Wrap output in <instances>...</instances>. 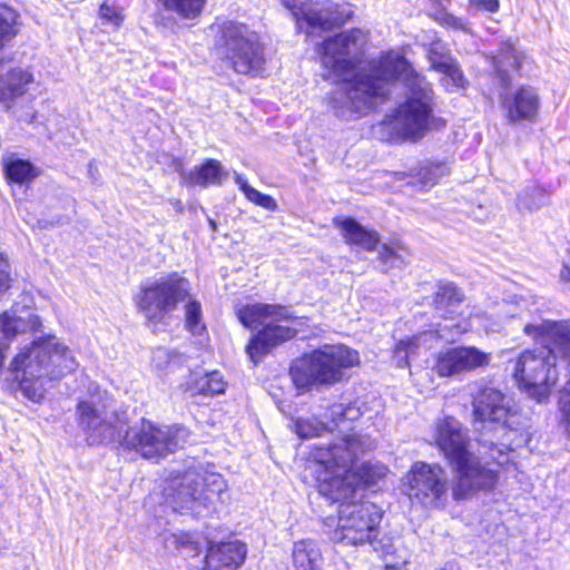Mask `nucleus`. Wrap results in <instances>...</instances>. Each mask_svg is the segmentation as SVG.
Wrapping results in <instances>:
<instances>
[{
  "label": "nucleus",
  "instance_id": "f257e3e1",
  "mask_svg": "<svg viewBox=\"0 0 570 570\" xmlns=\"http://www.w3.org/2000/svg\"><path fill=\"white\" fill-rule=\"evenodd\" d=\"M367 35L352 29L323 40L316 46L324 78L341 86L330 97L337 117L350 120L366 114L390 94L397 80L406 90V100L399 106L384 128L391 141H416L428 130L432 114L433 91L426 79L399 52L390 51L371 60L357 71Z\"/></svg>",
  "mask_w": 570,
  "mask_h": 570
},
{
  "label": "nucleus",
  "instance_id": "f03ea898",
  "mask_svg": "<svg viewBox=\"0 0 570 570\" xmlns=\"http://www.w3.org/2000/svg\"><path fill=\"white\" fill-rule=\"evenodd\" d=\"M371 446L368 438L350 434L333 443L314 444L311 455L316 464L320 494L331 502L341 503L331 540L345 546L368 543L379 551L383 548L382 539H377L382 513L373 503L354 501L365 487L385 474L384 466L362 463L358 468L361 456Z\"/></svg>",
  "mask_w": 570,
  "mask_h": 570
},
{
  "label": "nucleus",
  "instance_id": "7ed1b4c3",
  "mask_svg": "<svg viewBox=\"0 0 570 570\" xmlns=\"http://www.w3.org/2000/svg\"><path fill=\"white\" fill-rule=\"evenodd\" d=\"M523 332L546 345L522 351L509 361V366L519 389L542 402L549 397L558 381V360L570 365V323L533 320L524 324Z\"/></svg>",
  "mask_w": 570,
  "mask_h": 570
},
{
  "label": "nucleus",
  "instance_id": "20e7f679",
  "mask_svg": "<svg viewBox=\"0 0 570 570\" xmlns=\"http://www.w3.org/2000/svg\"><path fill=\"white\" fill-rule=\"evenodd\" d=\"M77 410L79 424L90 444H118L145 459L165 458L183 448L189 439V431L184 426H158L146 420L122 431V426L112 422L114 416L88 401L80 402Z\"/></svg>",
  "mask_w": 570,
  "mask_h": 570
},
{
  "label": "nucleus",
  "instance_id": "39448f33",
  "mask_svg": "<svg viewBox=\"0 0 570 570\" xmlns=\"http://www.w3.org/2000/svg\"><path fill=\"white\" fill-rule=\"evenodd\" d=\"M77 366L72 352L50 335L22 348L10 362L8 371L19 382L23 395L38 402L45 395L48 381L73 372Z\"/></svg>",
  "mask_w": 570,
  "mask_h": 570
},
{
  "label": "nucleus",
  "instance_id": "423d86ee",
  "mask_svg": "<svg viewBox=\"0 0 570 570\" xmlns=\"http://www.w3.org/2000/svg\"><path fill=\"white\" fill-rule=\"evenodd\" d=\"M435 442L450 462L454 473L452 497L463 500L479 490H490L497 482L495 472L480 462L468 450V439L461 424L453 417H446L436 428Z\"/></svg>",
  "mask_w": 570,
  "mask_h": 570
},
{
  "label": "nucleus",
  "instance_id": "0eeeda50",
  "mask_svg": "<svg viewBox=\"0 0 570 570\" xmlns=\"http://www.w3.org/2000/svg\"><path fill=\"white\" fill-rule=\"evenodd\" d=\"M227 483L222 474L195 466L171 479L165 488L166 503L174 511L202 515L214 511L224 501Z\"/></svg>",
  "mask_w": 570,
  "mask_h": 570
},
{
  "label": "nucleus",
  "instance_id": "6e6552de",
  "mask_svg": "<svg viewBox=\"0 0 570 570\" xmlns=\"http://www.w3.org/2000/svg\"><path fill=\"white\" fill-rule=\"evenodd\" d=\"M358 362V353L345 345H324L295 360L289 374L296 389L304 392L342 381L345 371Z\"/></svg>",
  "mask_w": 570,
  "mask_h": 570
},
{
  "label": "nucleus",
  "instance_id": "1a4fd4ad",
  "mask_svg": "<svg viewBox=\"0 0 570 570\" xmlns=\"http://www.w3.org/2000/svg\"><path fill=\"white\" fill-rule=\"evenodd\" d=\"M214 32V49L240 75L256 77L264 63V48L256 31L238 21H224L209 27Z\"/></svg>",
  "mask_w": 570,
  "mask_h": 570
},
{
  "label": "nucleus",
  "instance_id": "9d476101",
  "mask_svg": "<svg viewBox=\"0 0 570 570\" xmlns=\"http://www.w3.org/2000/svg\"><path fill=\"white\" fill-rule=\"evenodd\" d=\"M493 69L503 87L499 95L500 106L509 124L534 122L540 109V98L531 86L509 88L511 83L510 71L519 67V57L515 49L509 42L500 46L499 53L491 58Z\"/></svg>",
  "mask_w": 570,
  "mask_h": 570
},
{
  "label": "nucleus",
  "instance_id": "9b49d317",
  "mask_svg": "<svg viewBox=\"0 0 570 570\" xmlns=\"http://www.w3.org/2000/svg\"><path fill=\"white\" fill-rule=\"evenodd\" d=\"M237 316L240 323L248 328L263 325V330L254 335L246 346V353L254 364H257L274 347L296 334V331L289 326L276 324L292 318L289 309L282 305L247 304L238 309Z\"/></svg>",
  "mask_w": 570,
  "mask_h": 570
},
{
  "label": "nucleus",
  "instance_id": "f8f14e48",
  "mask_svg": "<svg viewBox=\"0 0 570 570\" xmlns=\"http://www.w3.org/2000/svg\"><path fill=\"white\" fill-rule=\"evenodd\" d=\"M191 284L178 273L147 279L135 297L138 311L153 323H161L189 297Z\"/></svg>",
  "mask_w": 570,
  "mask_h": 570
},
{
  "label": "nucleus",
  "instance_id": "ddd939ff",
  "mask_svg": "<svg viewBox=\"0 0 570 570\" xmlns=\"http://www.w3.org/2000/svg\"><path fill=\"white\" fill-rule=\"evenodd\" d=\"M404 491L424 507H441L448 499V474L439 464L415 462L406 475Z\"/></svg>",
  "mask_w": 570,
  "mask_h": 570
},
{
  "label": "nucleus",
  "instance_id": "4468645a",
  "mask_svg": "<svg viewBox=\"0 0 570 570\" xmlns=\"http://www.w3.org/2000/svg\"><path fill=\"white\" fill-rule=\"evenodd\" d=\"M473 414L476 422L495 425V430L517 431L520 415L512 407V400L500 390L482 387L473 400Z\"/></svg>",
  "mask_w": 570,
  "mask_h": 570
},
{
  "label": "nucleus",
  "instance_id": "2eb2a0df",
  "mask_svg": "<svg viewBox=\"0 0 570 570\" xmlns=\"http://www.w3.org/2000/svg\"><path fill=\"white\" fill-rule=\"evenodd\" d=\"M465 332H468L465 323H446L439 328L423 331L409 340L400 341L394 348L393 361L397 367L410 366L412 362L436 346L440 341L453 342Z\"/></svg>",
  "mask_w": 570,
  "mask_h": 570
},
{
  "label": "nucleus",
  "instance_id": "dca6fc26",
  "mask_svg": "<svg viewBox=\"0 0 570 570\" xmlns=\"http://www.w3.org/2000/svg\"><path fill=\"white\" fill-rule=\"evenodd\" d=\"M296 20L297 28L312 38L321 32L330 31L342 26L348 18L350 12L340 10L338 6L325 9L309 7L308 0H282Z\"/></svg>",
  "mask_w": 570,
  "mask_h": 570
},
{
  "label": "nucleus",
  "instance_id": "f3484780",
  "mask_svg": "<svg viewBox=\"0 0 570 570\" xmlns=\"http://www.w3.org/2000/svg\"><path fill=\"white\" fill-rule=\"evenodd\" d=\"M490 354L474 346H460L440 352L436 356L434 371L440 376H454L488 365Z\"/></svg>",
  "mask_w": 570,
  "mask_h": 570
},
{
  "label": "nucleus",
  "instance_id": "a211bd4d",
  "mask_svg": "<svg viewBox=\"0 0 570 570\" xmlns=\"http://www.w3.org/2000/svg\"><path fill=\"white\" fill-rule=\"evenodd\" d=\"M246 554V544L238 540L210 544L203 570H235L245 561Z\"/></svg>",
  "mask_w": 570,
  "mask_h": 570
},
{
  "label": "nucleus",
  "instance_id": "6ab92c4d",
  "mask_svg": "<svg viewBox=\"0 0 570 570\" xmlns=\"http://www.w3.org/2000/svg\"><path fill=\"white\" fill-rule=\"evenodd\" d=\"M463 302L462 292L451 282L440 283L438 285V289L434 294L433 305L435 312L440 317L443 318L442 323L436 324L435 328H439L441 325L451 324V323H465L468 325V331L472 326L469 320L460 318L455 320V315H459V307Z\"/></svg>",
  "mask_w": 570,
  "mask_h": 570
},
{
  "label": "nucleus",
  "instance_id": "aec40b11",
  "mask_svg": "<svg viewBox=\"0 0 570 570\" xmlns=\"http://www.w3.org/2000/svg\"><path fill=\"white\" fill-rule=\"evenodd\" d=\"M24 315H18L14 309L6 311L0 314V332L7 340H12L18 335L33 333L41 326L40 317L29 311Z\"/></svg>",
  "mask_w": 570,
  "mask_h": 570
},
{
  "label": "nucleus",
  "instance_id": "412c9836",
  "mask_svg": "<svg viewBox=\"0 0 570 570\" xmlns=\"http://www.w3.org/2000/svg\"><path fill=\"white\" fill-rule=\"evenodd\" d=\"M334 225L341 229V234L347 244L360 246L365 250H374L380 242L379 234L375 230L366 229L351 217L335 218Z\"/></svg>",
  "mask_w": 570,
  "mask_h": 570
},
{
  "label": "nucleus",
  "instance_id": "4be33fe9",
  "mask_svg": "<svg viewBox=\"0 0 570 570\" xmlns=\"http://www.w3.org/2000/svg\"><path fill=\"white\" fill-rule=\"evenodd\" d=\"M33 82V75L28 69L12 68L0 73V101L24 95Z\"/></svg>",
  "mask_w": 570,
  "mask_h": 570
},
{
  "label": "nucleus",
  "instance_id": "5701e85b",
  "mask_svg": "<svg viewBox=\"0 0 570 570\" xmlns=\"http://www.w3.org/2000/svg\"><path fill=\"white\" fill-rule=\"evenodd\" d=\"M322 561V551L317 541L308 538L294 542L292 563L295 570H321Z\"/></svg>",
  "mask_w": 570,
  "mask_h": 570
},
{
  "label": "nucleus",
  "instance_id": "b1692460",
  "mask_svg": "<svg viewBox=\"0 0 570 570\" xmlns=\"http://www.w3.org/2000/svg\"><path fill=\"white\" fill-rule=\"evenodd\" d=\"M226 175L220 161L207 159L200 166H195L189 171H180L181 179L189 185L207 187L209 185H220Z\"/></svg>",
  "mask_w": 570,
  "mask_h": 570
},
{
  "label": "nucleus",
  "instance_id": "393cba45",
  "mask_svg": "<svg viewBox=\"0 0 570 570\" xmlns=\"http://www.w3.org/2000/svg\"><path fill=\"white\" fill-rule=\"evenodd\" d=\"M226 383L218 371L210 373L194 372L186 382V391L191 395H216L224 393Z\"/></svg>",
  "mask_w": 570,
  "mask_h": 570
},
{
  "label": "nucleus",
  "instance_id": "a878e982",
  "mask_svg": "<svg viewBox=\"0 0 570 570\" xmlns=\"http://www.w3.org/2000/svg\"><path fill=\"white\" fill-rule=\"evenodd\" d=\"M158 9L176 14L184 20L197 19L207 0H155Z\"/></svg>",
  "mask_w": 570,
  "mask_h": 570
},
{
  "label": "nucleus",
  "instance_id": "bb28decb",
  "mask_svg": "<svg viewBox=\"0 0 570 570\" xmlns=\"http://www.w3.org/2000/svg\"><path fill=\"white\" fill-rule=\"evenodd\" d=\"M550 200L549 193L541 186L531 184L525 186L518 195L517 206L520 212H537L547 206Z\"/></svg>",
  "mask_w": 570,
  "mask_h": 570
},
{
  "label": "nucleus",
  "instance_id": "cd10ccee",
  "mask_svg": "<svg viewBox=\"0 0 570 570\" xmlns=\"http://www.w3.org/2000/svg\"><path fill=\"white\" fill-rule=\"evenodd\" d=\"M184 315H185V326L188 332L193 335H202L205 330V322L203 316V308L199 301L191 296L189 292V297L185 301L184 305Z\"/></svg>",
  "mask_w": 570,
  "mask_h": 570
},
{
  "label": "nucleus",
  "instance_id": "c85d7f7f",
  "mask_svg": "<svg viewBox=\"0 0 570 570\" xmlns=\"http://www.w3.org/2000/svg\"><path fill=\"white\" fill-rule=\"evenodd\" d=\"M449 174V168L445 164H431L429 166L422 167L415 180H410L409 185L417 187L419 189H425L431 186H434L442 177Z\"/></svg>",
  "mask_w": 570,
  "mask_h": 570
},
{
  "label": "nucleus",
  "instance_id": "c756f323",
  "mask_svg": "<svg viewBox=\"0 0 570 570\" xmlns=\"http://www.w3.org/2000/svg\"><path fill=\"white\" fill-rule=\"evenodd\" d=\"M379 258L386 271L390 268H402L409 263L410 253L407 248L400 244L393 246L383 245L379 252Z\"/></svg>",
  "mask_w": 570,
  "mask_h": 570
},
{
  "label": "nucleus",
  "instance_id": "7c9ffc66",
  "mask_svg": "<svg viewBox=\"0 0 570 570\" xmlns=\"http://www.w3.org/2000/svg\"><path fill=\"white\" fill-rule=\"evenodd\" d=\"M234 178H235V183L237 184L239 189L244 193L245 197L249 202H252L255 205L261 206L267 210L276 209V207H277L276 202L271 196L262 194L261 191H258L257 189L252 187L247 183L246 178L243 175L235 173Z\"/></svg>",
  "mask_w": 570,
  "mask_h": 570
},
{
  "label": "nucleus",
  "instance_id": "2f4dec72",
  "mask_svg": "<svg viewBox=\"0 0 570 570\" xmlns=\"http://www.w3.org/2000/svg\"><path fill=\"white\" fill-rule=\"evenodd\" d=\"M165 541L167 546H173L184 551L188 557H196L202 550L198 537L189 532L171 533Z\"/></svg>",
  "mask_w": 570,
  "mask_h": 570
},
{
  "label": "nucleus",
  "instance_id": "473e14b6",
  "mask_svg": "<svg viewBox=\"0 0 570 570\" xmlns=\"http://www.w3.org/2000/svg\"><path fill=\"white\" fill-rule=\"evenodd\" d=\"M17 20L18 13L12 8L0 4V49L16 37Z\"/></svg>",
  "mask_w": 570,
  "mask_h": 570
},
{
  "label": "nucleus",
  "instance_id": "72a5a7b5",
  "mask_svg": "<svg viewBox=\"0 0 570 570\" xmlns=\"http://www.w3.org/2000/svg\"><path fill=\"white\" fill-rule=\"evenodd\" d=\"M360 416L361 411L358 407L345 403L333 404L325 414V417H330L335 428H338L344 421L352 422L357 420Z\"/></svg>",
  "mask_w": 570,
  "mask_h": 570
},
{
  "label": "nucleus",
  "instance_id": "f704fd0d",
  "mask_svg": "<svg viewBox=\"0 0 570 570\" xmlns=\"http://www.w3.org/2000/svg\"><path fill=\"white\" fill-rule=\"evenodd\" d=\"M7 178L17 184L29 181L33 177L32 166L24 160H10L4 166Z\"/></svg>",
  "mask_w": 570,
  "mask_h": 570
},
{
  "label": "nucleus",
  "instance_id": "c9c22d12",
  "mask_svg": "<svg viewBox=\"0 0 570 570\" xmlns=\"http://www.w3.org/2000/svg\"><path fill=\"white\" fill-rule=\"evenodd\" d=\"M382 549L377 552L382 554L386 570H406L409 563L407 553L402 551L394 558L395 548L392 543L382 541Z\"/></svg>",
  "mask_w": 570,
  "mask_h": 570
},
{
  "label": "nucleus",
  "instance_id": "e433bc0d",
  "mask_svg": "<svg viewBox=\"0 0 570 570\" xmlns=\"http://www.w3.org/2000/svg\"><path fill=\"white\" fill-rule=\"evenodd\" d=\"M428 59L431 67L439 72L446 70L455 61L440 42L432 43L428 52Z\"/></svg>",
  "mask_w": 570,
  "mask_h": 570
},
{
  "label": "nucleus",
  "instance_id": "4c0bfd02",
  "mask_svg": "<svg viewBox=\"0 0 570 570\" xmlns=\"http://www.w3.org/2000/svg\"><path fill=\"white\" fill-rule=\"evenodd\" d=\"M326 423L317 421L316 419H299L295 423V431L301 439H309L321 435L325 430H332Z\"/></svg>",
  "mask_w": 570,
  "mask_h": 570
},
{
  "label": "nucleus",
  "instance_id": "58836bf2",
  "mask_svg": "<svg viewBox=\"0 0 570 570\" xmlns=\"http://www.w3.org/2000/svg\"><path fill=\"white\" fill-rule=\"evenodd\" d=\"M443 85L449 91H456L460 89H464L468 81L464 78L463 71L460 69L456 61L443 70Z\"/></svg>",
  "mask_w": 570,
  "mask_h": 570
},
{
  "label": "nucleus",
  "instance_id": "ea45409f",
  "mask_svg": "<svg viewBox=\"0 0 570 570\" xmlns=\"http://www.w3.org/2000/svg\"><path fill=\"white\" fill-rule=\"evenodd\" d=\"M99 17L105 23H109L114 28H119L125 19L122 8L109 4L108 2H104L100 6Z\"/></svg>",
  "mask_w": 570,
  "mask_h": 570
},
{
  "label": "nucleus",
  "instance_id": "a19ab883",
  "mask_svg": "<svg viewBox=\"0 0 570 570\" xmlns=\"http://www.w3.org/2000/svg\"><path fill=\"white\" fill-rule=\"evenodd\" d=\"M558 403L561 413V423L570 435V380L561 391Z\"/></svg>",
  "mask_w": 570,
  "mask_h": 570
},
{
  "label": "nucleus",
  "instance_id": "79ce46f5",
  "mask_svg": "<svg viewBox=\"0 0 570 570\" xmlns=\"http://www.w3.org/2000/svg\"><path fill=\"white\" fill-rule=\"evenodd\" d=\"M436 20L446 27L453 28V29H464L465 23L462 19L456 18L455 16L449 13V12H439V16L436 17Z\"/></svg>",
  "mask_w": 570,
  "mask_h": 570
},
{
  "label": "nucleus",
  "instance_id": "37998d69",
  "mask_svg": "<svg viewBox=\"0 0 570 570\" xmlns=\"http://www.w3.org/2000/svg\"><path fill=\"white\" fill-rule=\"evenodd\" d=\"M9 264L4 259L3 255L0 253V293H3L10 287V277H9Z\"/></svg>",
  "mask_w": 570,
  "mask_h": 570
},
{
  "label": "nucleus",
  "instance_id": "c03bdc74",
  "mask_svg": "<svg viewBox=\"0 0 570 570\" xmlns=\"http://www.w3.org/2000/svg\"><path fill=\"white\" fill-rule=\"evenodd\" d=\"M470 4L479 10L494 13L500 8L499 0H469Z\"/></svg>",
  "mask_w": 570,
  "mask_h": 570
},
{
  "label": "nucleus",
  "instance_id": "a18cd8bd",
  "mask_svg": "<svg viewBox=\"0 0 570 570\" xmlns=\"http://www.w3.org/2000/svg\"><path fill=\"white\" fill-rule=\"evenodd\" d=\"M504 455H505V452L503 449L501 448H498L495 446L492 442H491V448H490V453H489V458L493 461H497L498 464H503L504 463Z\"/></svg>",
  "mask_w": 570,
  "mask_h": 570
},
{
  "label": "nucleus",
  "instance_id": "49530a36",
  "mask_svg": "<svg viewBox=\"0 0 570 570\" xmlns=\"http://www.w3.org/2000/svg\"><path fill=\"white\" fill-rule=\"evenodd\" d=\"M560 277L564 282H570V244L567 248V256L562 269L560 272Z\"/></svg>",
  "mask_w": 570,
  "mask_h": 570
},
{
  "label": "nucleus",
  "instance_id": "de8ad7c7",
  "mask_svg": "<svg viewBox=\"0 0 570 570\" xmlns=\"http://www.w3.org/2000/svg\"><path fill=\"white\" fill-rule=\"evenodd\" d=\"M475 318L479 320L480 325H482L487 332H498L499 331L498 324L488 325L487 323H483V320L485 321L488 318L487 314L475 315Z\"/></svg>",
  "mask_w": 570,
  "mask_h": 570
},
{
  "label": "nucleus",
  "instance_id": "09e8293b",
  "mask_svg": "<svg viewBox=\"0 0 570 570\" xmlns=\"http://www.w3.org/2000/svg\"><path fill=\"white\" fill-rule=\"evenodd\" d=\"M88 171H89V175L91 176V178L95 179V174L97 171V168L95 167V164L92 161H90L88 165Z\"/></svg>",
  "mask_w": 570,
  "mask_h": 570
},
{
  "label": "nucleus",
  "instance_id": "8fccbe9b",
  "mask_svg": "<svg viewBox=\"0 0 570 570\" xmlns=\"http://www.w3.org/2000/svg\"><path fill=\"white\" fill-rule=\"evenodd\" d=\"M155 21H156L157 23H163V24H165V18L163 17V13H161V12H157V13L155 14Z\"/></svg>",
  "mask_w": 570,
  "mask_h": 570
},
{
  "label": "nucleus",
  "instance_id": "3c124183",
  "mask_svg": "<svg viewBox=\"0 0 570 570\" xmlns=\"http://www.w3.org/2000/svg\"><path fill=\"white\" fill-rule=\"evenodd\" d=\"M434 2H436L440 7H445L446 4L450 3L451 0H433Z\"/></svg>",
  "mask_w": 570,
  "mask_h": 570
},
{
  "label": "nucleus",
  "instance_id": "603ef678",
  "mask_svg": "<svg viewBox=\"0 0 570 570\" xmlns=\"http://www.w3.org/2000/svg\"><path fill=\"white\" fill-rule=\"evenodd\" d=\"M209 225L212 226V228H213V229H215V228H216V224H215V222H214V220H212V219H209Z\"/></svg>",
  "mask_w": 570,
  "mask_h": 570
}]
</instances>
